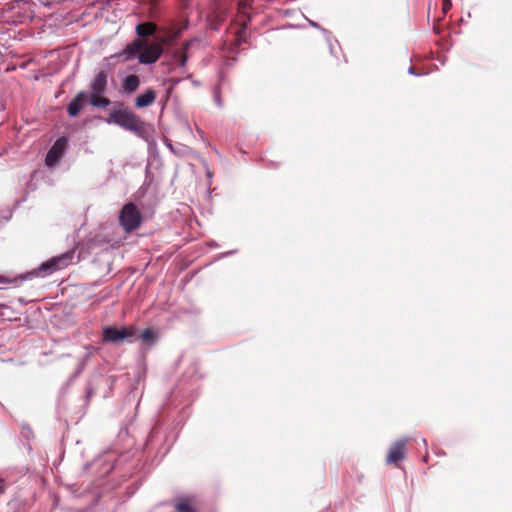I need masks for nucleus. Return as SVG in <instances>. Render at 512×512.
I'll list each match as a JSON object with an SVG mask.
<instances>
[{
    "label": "nucleus",
    "mask_w": 512,
    "mask_h": 512,
    "mask_svg": "<svg viewBox=\"0 0 512 512\" xmlns=\"http://www.w3.org/2000/svg\"><path fill=\"white\" fill-rule=\"evenodd\" d=\"M163 48L160 43L146 44L141 39H135L128 43L120 52L105 58L108 64L126 62L138 59L140 64L150 65L155 63L162 55Z\"/></svg>",
    "instance_id": "nucleus-1"
},
{
    "label": "nucleus",
    "mask_w": 512,
    "mask_h": 512,
    "mask_svg": "<svg viewBox=\"0 0 512 512\" xmlns=\"http://www.w3.org/2000/svg\"><path fill=\"white\" fill-rule=\"evenodd\" d=\"M176 512H199V505L194 496L183 495L173 500Z\"/></svg>",
    "instance_id": "nucleus-8"
},
{
    "label": "nucleus",
    "mask_w": 512,
    "mask_h": 512,
    "mask_svg": "<svg viewBox=\"0 0 512 512\" xmlns=\"http://www.w3.org/2000/svg\"><path fill=\"white\" fill-rule=\"evenodd\" d=\"M73 256L74 252L69 251L59 256L53 257L47 262L42 263L39 267V271L45 274H51L57 270H61L71 263Z\"/></svg>",
    "instance_id": "nucleus-5"
},
{
    "label": "nucleus",
    "mask_w": 512,
    "mask_h": 512,
    "mask_svg": "<svg viewBox=\"0 0 512 512\" xmlns=\"http://www.w3.org/2000/svg\"><path fill=\"white\" fill-rule=\"evenodd\" d=\"M407 439H399L395 441L388 450L386 463L395 464L402 461L407 453Z\"/></svg>",
    "instance_id": "nucleus-7"
},
{
    "label": "nucleus",
    "mask_w": 512,
    "mask_h": 512,
    "mask_svg": "<svg viewBox=\"0 0 512 512\" xmlns=\"http://www.w3.org/2000/svg\"><path fill=\"white\" fill-rule=\"evenodd\" d=\"M68 146L66 137H59L47 152L45 163L48 167L55 166L63 156Z\"/></svg>",
    "instance_id": "nucleus-6"
},
{
    "label": "nucleus",
    "mask_w": 512,
    "mask_h": 512,
    "mask_svg": "<svg viewBox=\"0 0 512 512\" xmlns=\"http://www.w3.org/2000/svg\"><path fill=\"white\" fill-rule=\"evenodd\" d=\"M186 57L184 55L181 56V65L183 66L185 64Z\"/></svg>",
    "instance_id": "nucleus-19"
},
{
    "label": "nucleus",
    "mask_w": 512,
    "mask_h": 512,
    "mask_svg": "<svg viewBox=\"0 0 512 512\" xmlns=\"http://www.w3.org/2000/svg\"><path fill=\"white\" fill-rule=\"evenodd\" d=\"M155 98H136V106L143 108L151 105Z\"/></svg>",
    "instance_id": "nucleus-15"
},
{
    "label": "nucleus",
    "mask_w": 512,
    "mask_h": 512,
    "mask_svg": "<svg viewBox=\"0 0 512 512\" xmlns=\"http://www.w3.org/2000/svg\"><path fill=\"white\" fill-rule=\"evenodd\" d=\"M142 96H147V97L155 96V93L152 90H148Z\"/></svg>",
    "instance_id": "nucleus-18"
},
{
    "label": "nucleus",
    "mask_w": 512,
    "mask_h": 512,
    "mask_svg": "<svg viewBox=\"0 0 512 512\" xmlns=\"http://www.w3.org/2000/svg\"><path fill=\"white\" fill-rule=\"evenodd\" d=\"M85 98H74L68 105V114L72 117L77 116L83 108V100Z\"/></svg>",
    "instance_id": "nucleus-12"
},
{
    "label": "nucleus",
    "mask_w": 512,
    "mask_h": 512,
    "mask_svg": "<svg viewBox=\"0 0 512 512\" xmlns=\"http://www.w3.org/2000/svg\"><path fill=\"white\" fill-rule=\"evenodd\" d=\"M107 85V73L99 71L91 82L92 93L90 96H101Z\"/></svg>",
    "instance_id": "nucleus-9"
},
{
    "label": "nucleus",
    "mask_w": 512,
    "mask_h": 512,
    "mask_svg": "<svg viewBox=\"0 0 512 512\" xmlns=\"http://www.w3.org/2000/svg\"><path fill=\"white\" fill-rule=\"evenodd\" d=\"M409 73H410V74H415V72L413 71V69H412V68H410V69H409Z\"/></svg>",
    "instance_id": "nucleus-22"
},
{
    "label": "nucleus",
    "mask_w": 512,
    "mask_h": 512,
    "mask_svg": "<svg viewBox=\"0 0 512 512\" xmlns=\"http://www.w3.org/2000/svg\"><path fill=\"white\" fill-rule=\"evenodd\" d=\"M136 334L137 329L134 326H124L122 328L107 326L103 329L102 339L106 343L118 344L135 337Z\"/></svg>",
    "instance_id": "nucleus-4"
},
{
    "label": "nucleus",
    "mask_w": 512,
    "mask_h": 512,
    "mask_svg": "<svg viewBox=\"0 0 512 512\" xmlns=\"http://www.w3.org/2000/svg\"><path fill=\"white\" fill-rule=\"evenodd\" d=\"M156 25L152 22L140 23L136 26L135 32L139 38H146L151 36L156 31Z\"/></svg>",
    "instance_id": "nucleus-10"
},
{
    "label": "nucleus",
    "mask_w": 512,
    "mask_h": 512,
    "mask_svg": "<svg viewBox=\"0 0 512 512\" xmlns=\"http://www.w3.org/2000/svg\"><path fill=\"white\" fill-rule=\"evenodd\" d=\"M140 338L146 343H153L155 341V334L151 329L147 328L142 331Z\"/></svg>",
    "instance_id": "nucleus-13"
},
{
    "label": "nucleus",
    "mask_w": 512,
    "mask_h": 512,
    "mask_svg": "<svg viewBox=\"0 0 512 512\" xmlns=\"http://www.w3.org/2000/svg\"><path fill=\"white\" fill-rule=\"evenodd\" d=\"M91 104L98 108H105L110 104L109 98H90Z\"/></svg>",
    "instance_id": "nucleus-14"
},
{
    "label": "nucleus",
    "mask_w": 512,
    "mask_h": 512,
    "mask_svg": "<svg viewBox=\"0 0 512 512\" xmlns=\"http://www.w3.org/2000/svg\"><path fill=\"white\" fill-rule=\"evenodd\" d=\"M107 123H113L122 128L141 135L145 132V125L133 112L125 108H117L110 111Z\"/></svg>",
    "instance_id": "nucleus-2"
},
{
    "label": "nucleus",
    "mask_w": 512,
    "mask_h": 512,
    "mask_svg": "<svg viewBox=\"0 0 512 512\" xmlns=\"http://www.w3.org/2000/svg\"><path fill=\"white\" fill-rule=\"evenodd\" d=\"M139 78L136 75H128L122 81V89L125 93L131 94L139 87Z\"/></svg>",
    "instance_id": "nucleus-11"
},
{
    "label": "nucleus",
    "mask_w": 512,
    "mask_h": 512,
    "mask_svg": "<svg viewBox=\"0 0 512 512\" xmlns=\"http://www.w3.org/2000/svg\"><path fill=\"white\" fill-rule=\"evenodd\" d=\"M76 96L82 97V96H86V95L83 92H79Z\"/></svg>",
    "instance_id": "nucleus-21"
},
{
    "label": "nucleus",
    "mask_w": 512,
    "mask_h": 512,
    "mask_svg": "<svg viewBox=\"0 0 512 512\" xmlns=\"http://www.w3.org/2000/svg\"><path fill=\"white\" fill-rule=\"evenodd\" d=\"M4 108H5L4 104H1L0 109L4 110Z\"/></svg>",
    "instance_id": "nucleus-23"
},
{
    "label": "nucleus",
    "mask_w": 512,
    "mask_h": 512,
    "mask_svg": "<svg viewBox=\"0 0 512 512\" xmlns=\"http://www.w3.org/2000/svg\"><path fill=\"white\" fill-rule=\"evenodd\" d=\"M309 23H310V25H311L312 27H315V28H318V29H321L322 31H324V29H323V28H321V27L319 26V24H318V23H316V22H314V21H309Z\"/></svg>",
    "instance_id": "nucleus-17"
},
{
    "label": "nucleus",
    "mask_w": 512,
    "mask_h": 512,
    "mask_svg": "<svg viewBox=\"0 0 512 512\" xmlns=\"http://www.w3.org/2000/svg\"><path fill=\"white\" fill-rule=\"evenodd\" d=\"M50 57H51V58H57V57H58V55H57V54H55L54 52H50Z\"/></svg>",
    "instance_id": "nucleus-20"
},
{
    "label": "nucleus",
    "mask_w": 512,
    "mask_h": 512,
    "mask_svg": "<svg viewBox=\"0 0 512 512\" xmlns=\"http://www.w3.org/2000/svg\"><path fill=\"white\" fill-rule=\"evenodd\" d=\"M17 280H18L17 277L10 278V277L0 275V284H13V283H16Z\"/></svg>",
    "instance_id": "nucleus-16"
},
{
    "label": "nucleus",
    "mask_w": 512,
    "mask_h": 512,
    "mask_svg": "<svg viewBox=\"0 0 512 512\" xmlns=\"http://www.w3.org/2000/svg\"><path fill=\"white\" fill-rule=\"evenodd\" d=\"M142 216L137 206L129 202L125 204L119 214V223L125 232H132L139 228Z\"/></svg>",
    "instance_id": "nucleus-3"
}]
</instances>
